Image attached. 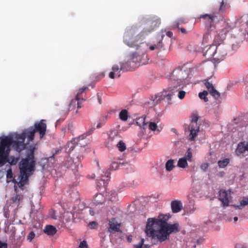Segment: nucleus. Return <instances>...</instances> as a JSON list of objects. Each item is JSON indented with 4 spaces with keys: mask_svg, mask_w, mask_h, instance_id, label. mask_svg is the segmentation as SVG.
<instances>
[{
    "mask_svg": "<svg viewBox=\"0 0 248 248\" xmlns=\"http://www.w3.org/2000/svg\"><path fill=\"white\" fill-rule=\"evenodd\" d=\"M166 34L167 36L170 38L172 36L173 33H172V32H171L170 31H168L166 32Z\"/></svg>",
    "mask_w": 248,
    "mask_h": 248,
    "instance_id": "nucleus-59",
    "label": "nucleus"
},
{
    "mask_svg": "<svg viewBox=\"0 0 248 248\" xmlns=\"http://www.w3.org/2000/svg\"><path fill=\"white\" fill-rule=\"evenodd\" d=\"M89 212H90V214L91 216H93V215H94V214H95V212H94V211L93 210V209H92V208H90V209H89Z\"/></svg>",
    "mask_w": 248,
    "mask_h": 248,
    "instance_id": "nucleus-63",
    "label": "nucleus"
},
{
    "mask_svg": "<svg viewBox=\"0 0 248 248\" xmlns=\"http://www.w3.org/2000/svg\"><path fill=\"white\" fill-rule=\"evenodd\" d=\"M57 231L56 227L51 225H46L44 229V232L49 236H53Z\"/></svg>",
    "mask_w": 248,
    "mask_h": 248,
    "instance_id": "nucleus-27",
    "label": "nucleus"
},
{
    "mask_svg": "<svg viewBox=\"0 0 248 248\" xmlns=\"http://www.w3.org/2000/svg\"><path fill=\"white\" fill-rule=\"evenodd\" d=\"M166 31L161 30L158 34V35L160 36V38L159 39V41L156 43L154 45L148 46V49L151 50H154L155 49H160L163 46V44L162 43V40L165 36L164 32Z\"/></svg>",
    "mask_w": 248,
    "mask_h": 248,
    "instance_id": "nucleus-18",
    "label": "nucleus"
},
{
    "mask_svg": "<svg viewBox=\"0 0 248 248\" xmlns=\"http://www.w3.org/2000/svg\"><path fill=\"white\" fill-rule=\"evenodd\" d=\"M87 87L81 88L79 90V91L77 94H78L79 96L86 89Z\"/></svg>",
    "mask_w": 248,
    "mask_h": 248,
    "instance_id": "nucleus-57",
    "label": "nucleus"
},
{
    "mask_svg": "<svg viewBox=\"0 0 248 248\" xmlns=\"http://www.w3.org/2000/svg\"><path fill=\"white\" fill-rule=\"evenodd\" d=\"M105 201V198L101 193L96 194L93 199V204L95 205L102 204Z\"/></svg>",
    "mask_w": 248,
    "mask_h": 248,
    "instance_id": "nucleus-30",
    "label": "nucleus"
},
{
    "mask_svg": "<svg viewBox=\"0 0 248 248\" xmlns=\"http://www.w3.org/2000/svg\"><path fill=\"white\" fill-rule=\"evenodd\" d=\"M207 94H208L207 91H204L203 92H200L199 93V96L201 99H203L204 102H206L208 101V99L207 97Z\"/></svg>",
    "mask_w": 248,
    "mask_h": 248,
    "instance_id": "nucleus-47",
    "label": "nucleus"
},
{
    "mask_svg": "<svg viewBox=\"0 0 248 248\" xmlns=\"http://www.w3.org/2000/svg\"><path fill=\"white\" fill-rule=\"evenodd\" d=\"M204 85L206 88L208 89L209 92L214 88L213 84L207 80L205 81L204 82Z\"/></svg>",
    "mask_w": 248,
    "mask_h": 248,
    "instance_id": "nucleus-48",
    "label": "nucleus"
},
{
    "mask_svg": "<svg viewBox=\"0 0 248 248\" xmlns=\"http://www.w3.org/2000/svg\"><path fill=\"white\" fill-rule=\"evenodd\" d=\"M215 16L211 15L205 14L201 16V18L205 19L207 21V24L209 25L208 28H211V24L213 22Z\"/></svg>",
    "mask_w": 248,
    "mask_h": 248,
    "instance_id": "nucleus-34",
    "label": "nucleus"
},
{
    "mask_svg": "<svg viewBox=\"0 0 248 248\" xmlns=\"http://www.w3.org/2000/svg\"><path fill=\"white\" fill-rule=\"evenodd\" d=\"M189 71L187 69H176L173 70L171 79L174 81V85L178 86H185L188 83Z\"/></svg>",
    "mask_w": 248,
    "mask_h": 248,
    "instance_id": "nucleus-6",
    "label": "nucleus"
},
{
    "mask_svg": "<svg viewBox=\"0 0 248 248\" xmlns=\"http://www.w3.org/2000/svg\"><path fill=\"white\" fill-rule=\"evenodd\" d=\"M175 85L169 88L170 91L171 92V93H170L164 94L163 93H160L154 96H152L148 102L149 107H153V106L157 105L161 100L164 99L165 97L167 98L168 100H170L171 96L175 94Z\"/></svg>",
    "mask_w": 248,
    "mask_h": 248,
    "instance_id": "nucleus-7",
    "label": "nucleus"
},
{
    "mask_svg": "<svg viewBox=\"0 0 248 248\" xmlns=\"http://www.w3.org/2000/svg\"><path fill=\"white\" fill-rule=\"evenodd\" d=\"M36 133L33 126L30 127L26 131V133H23L25 137L27 136L29 140H31L34 139V134Z\"/></svg>",
    "mask_w": 248,
    "mask_h": 248,
    "instance_id": "nucleus-35",
    "label": "nucleus"
},
{
    "mask_svg": "<svg viewBox=\"0 0 248 248\" xmlns=\"http://www.w3.org/2000/svg\"><path fill=\"white\" fill-rule=\"evenodd\" d=\"M109 227L108 229V231L110 232L114 231L116 232H118L120 231V225L118 224L117 222H113L112 221H110L109 223Z\"/></svg>",
    "mask_w": 248,
    "mask_h": 248,
    "instance_id": "nucleus-36",
    "label": "nucleus"
},
{
    "mask_svg": "<svg viewBox=\"0 0 248 248\" xmlns=\"http://www.w3.org/2000/svg\"><path fill=\"white\" fill-rule=\"evenodd\" d=\"M132 54H135V57H136L135 60H137V62H136L137 67L148 63L149 59L145 55V54L139 55L137 54V53H133Z\"/></svg>",
    "mask_w": 248,
    "mask_h": 248,
    "instance_id": "nucleus-21",
    "label": "nucleus"
},
{
    "mask_svg": "<svg viewBox=\"0 0 248 248\" xmlns=\"http://www.w3.org/2000/svg\"><path fill=\"white\" fill-rule=\"evenodd\" d=\"M136 124L140 129H145L148 124V122L146 121V116H142L137 118Z\"/></svg>",
    "mask_w": 248,
    "mask_h": 248,
    "instance_id": "nucleus-28",
    "label": "nucleus"
},
{
    "mask_svg": "<svg viewBox=\"0 0 248 248\" xmlns=\"http://www.w3.org/2000/svg\"><path fill=\"white\" fill-rule=\"evenodd\" d=\"M90 134V133L84 134L79 136L78 138H74L71 141L68 142L65 145L66 152L67 153L71 152L75 148L76 145H79L80 147L85 146V142H82V141L86 138L87 136Z\"/></svg>",
    "mask_w": 248,
    "mask_h": 248,
    "instance_id": "nucleus-10",
    "label": "nucleus"
},
{
    "mask_svg": "<svg viewBox=\"0 0 248 248\" xmlns=\"http://www.w3.org/2000/svg\"><path fill=\"white\" fill-rule=\"evenodd\" d=\"M6 137H8L10 140V143L7 145L9 151L8 152V155L11 150L10 147L12 145L13 148L17 152H20L23 150L25 148L24 141L25 139V135L24 134H14L7 136H5L1 138L0 141Z\"/></svg>",
    "mask_w": 248,
    "mask_h": 248,
    "instance_id": "nucleus-5",
    "label": "nucleus"
},
{
    "mask_svg": "<svg viewBox=\"0 0 248 248\" xmlns=\"http://www.w3.org/2000/svg\"><path fill=\"white\" fill-rule=\"evenodd\" d=\"M139 184V182L138 181H133V184H131L130 186H129L131 187H134L138 186Z\"/></svg>",
    "mask_w": 248,
    "mask_h": 248,
    "instance_id": "nucleus-55",
    "label": "nucleus"
},
{
    "mask_svg": "<svg viewBox=\"0 0 248 248\" xmlns=\"http://www.w3.org/2000/svg\"><path fill=\"white\" fill-rule=\"evenodd\" d=\"M7 248V245L6 243H0V248Z\"/></svg>",
    "mask_w": 248,
    "mask_h": 248,
    "instance_id": "nucleus-58",
    "label": "nucleus"
},
{
    "mask_svg": "<svg viewBox=\"0 0 248 248\" xmlns=\"http://www.w3.org/2000/svg\"><path fill=\"white\" fill-rule=\"evenodd\" d=\"M135 54L132 53L130 55V60L125 62H121L120 67L121 69L124 71L126 72L135 69L137 67L136 62H137V60H135L136 57H135Z\"/></svg>",
    "mask_w": 248,
    "mask_h": 248,
    "instance_id": "nucleus-13",
    "label": "nucleus"
},
{
    "mask_svg": "<svg viewBox=\"0 0 248 248\" xmlns=\"http://www.w3.org/2000/svg\"><path fill=\"white\" fill-rule=\"evenodd\" d=\"M10 140L8 137H6L0 141V166H3L5 163L8 155V152L9 151L7 145L10 143Z\"/></svg>",
    "mask_w": 248,
    "mask_h": 248,
    "instance_id": "nucleus-9",
    "label": "nucleus"
},
{
    "mask_svg": "<svg viewBox=\"0 0 248 248\" xmlns=\"http://www.w3.org/2000/svg\"><path fill=\"white\" fill-rule=\"evenodd\" d=\"M175 167V160L174 159H169L165 163V169L167 171H171Z\"/></svg>",
    "mask_w": 248,
    "mask_h": 248,
    "instance_id": "nucleus-32",
    "label": "nucleus"
},
{
    "mask_svg": "<svg viewBox=\"0 0 248 248\" xmlns=\"http://www.w3.org/2000/svg\"><path fill=\"white\" fill-rule=\"evenodd\" d=\"M216 53V46L212 44L210 45L206 51L204 52V55L211 57H213Z\"/></svg>",
    "mask_w": 248,
    "mask_h": 248,
    "instance_id": "nucleus-29",
    "label": "nucleus"
},
{
    "mask_svg": "<svg viewBox=\"0 0 248 248\" xmlns=\"http://www.w3.org/2000/svg\"><path fill=\"white\" fill-rule=\"evenodd\" d=\"M201 169L204 171H206L208 168V164L207 163H204L201 165Z\"/></svg>",
    "mask_w": 248,
    "mask_h": 248,
    "instance_id": "nucleus-54",
    "label": "nucleus"
},
{
    "mask_svg": "<svg viewBox=\"0 0 248 248\" xmlns=\"http://www.w3.org/2000/svg\"><path fill=\"white\" fill-rule=\"evenodd\" d=\"M176 87H175V93L176 92H178V97L180 99H183L186 95V92L184 91L180 90L181 88H183L184 86H178L177 85H175Z\"/></svg>",
    "mask_w": 248,
    "mask_h": 248,
    "instance_id": "nucleus-39",
    "label": "nucleus"
},
{
    "mask_svg": "<svg viewBox=\"0 0 248 248\" xmlns=\"http://www.w3.org/2000/svg\"><path fill=\"white\" fill-rule=\"evenodd\" d=\"M230 162L229 158H225L218 161V165L220 168H224L226 167Z\"/></svg>",
    "mask_w": 248,
    "mask_h": 248,
    "instance_id": "nucleus-44",
    "label": "nucleus"
},
{
    "mask_svg": "<svg viewBox=\"0 0 248 248\" xmlns=\"http://www.w3.org/2000/svg\"><path fill=\"white\" fill-rule=\"evenodd\" d=\"M45 122V120L42 119L39 122H36L33 126L36 133H39L40 139H42L46 134V124Z\"/></svg>",
    "mask_w": 248,
    "mask_h": 248,
    "instance_id": "nucleus-15",
    "label": "nucleus"
},
{
    "mask_svg": "<svg viewBox=\"0 0 248 248\" xmlns=\"http://www.w3.org/2000/svg\"><path fill=\"white\" fill-rule=\"evenodd\" d=\"M246 152L248 153V142L244 141L239 143L235 150L237 155L240 156Z\"/></svg>",
    "mask_w": 248,
    "mask_h": 248,
    "instance_id": "nucleus-19",
    "label": "nucleus"
},
{
    "mask_svg": "<svg viewBox=\"0 0 248 248\" xmlns=\"http://www.w3.org/2000/svg\"><path fill=\"white\" fill-rule=\"evenodd\" d=\"M198 119L199 116L197 114H192L191 123L188 127L189 131L188 140L190 141H194L200 131V128L197 124Z\"/></svg>",
    "mask_w": 248,
    "mask_h": 248,
    "instance_id": "nucleus-8",
    "label": "nucleus"
},
{
    "mask_svg": "<svg viewBox=\"0 0 248 248\" xmlns=\"http://www.w3.org/2000/svg\"><path fill=\"white\" fill-rule=\"evenodd\" d=\"M67 192L72 199L77 200L79 198L78 192L74 186H69Z\"/></svg>",
    "mask_w": 248,
    "mask_h": 248,
    "instance_id": "nucleus-26",
    "label": "nucleus"
},
{
    "mask_svg": "<svg viewBox=\"0 0 248 248\" xmlns=\"http://www.w3.org/2000/svg\"><path fill=\"white\" fill-rule=\"evenodd\" d=\"M236 27L231 31L232 36L244 39L247 33L248 35V15H245L238 19L235 22Z\"/></svg>",
    "mask_w": 248,
    "mask_h": 248,
    "instance_id": "nucleus-4",
    "label": "nucleus"
},
{
    "mask_svg": "<svg viewBox=\"0 0 248 248\" xmlns=\"http://www.w3.org/2000/svg\"><path fill=\"white\" fill-rule=\"evenodd\" d=\"M235 248H245V247L243 244H237L235 245Z\"/></svg>",
    "mask_w": 248,
    "mask_h": 248,
    "instance_id": "nucleus-60",
    "label": "nucleus"
},
{
    "mask_svg": "<svg viewBox=\"0 0 248 248\" xmlns=\"http://www.w3.org/2000/svg\"><path fill=\"white\" fill-rule=\"evenodd\" d=\"M187 161L183 157L179 158L177 162V166L180 168H186L188 166Z\"/></svg>",
    "mask_w": 248,
    "mask_h": 248,
    "instance_id": "nucleus-37",
    "label": "nucleus"
},
{
    "mask_svg": "<svg viewBox=\"0 0 248 248\" xmlns=\"http://www.w3.org/2000/svg\"><path fill=\"white\" fill-rule=\"evenodd\" d=\"M81 156H78L76 158H70L67 160L65 163L67 168L71 169L75 173L76 171L78 170L79 166L81 167L80 160Z\"/></svg>",
    "mask_w": 248,
    "mask_h": 248,
    "instance_id": "nucleus-14",
    "label": "nucleus"
},
{
    "mask_svg": "<svg viewBox=\"0 0 248 248\" xmlns=\"http://www.w3.org/2000/svg\"><path fill=\"white\" fill-rule=\"evenodd\" d=\"M172 212L174 213L179 212L183 208V204L179 200H174L170 203Z\"/></svg>",
    "mask_w": 248,
    "mask_h": 248,
    "instance_id": "nucleus-24",
    "label": "nucleus"
},
{
    "mask_svg": "<svg viewBox=\"0 0 248 248\" xmlns=\"http://www.w3.org/2000/svg\"><path fill=\"white\" fill-rule=\"evenodd\" d=\"M121 67L119 68L117 65H114L112 67V71L109 74V77L114 79L115 78H119L121 76Z\"/></svg>",
    "mask_w": 248,
    "mask_h": 248,
    "instance_id": "nucleus-25",
    "label": "nucleus"
},
{
    "mask_svg": "<svg viewBox=\"0 0 248 248\" xmlns=\"http://www.w3.org/2000/svg\"><path fill=\"white\" fill-rule=\"evenodd\" d=\"M109 175L110 172L108 171H107L105 175L102 176V178L98 180V182L96 184L97 186L99 187H105L107 186L108 182L109 180Z\"/></svg>",
    "mask_w": 248,
    "mask_h": 248,
    "instance_id": "nucleus-22",
    "label": "nucleus"
},
{
    "mask_svg": "<svg viewBox=\"0 0 248 248\" xmlns=\"http://www.w3.org/2000/svg\"><path fill=\"white\" fill-rule=\"evenodd\" d=\"M146 26L144 27L143 30L140 32H142L145 35L152 31L156 27L160 24V20L156 17H152L147 20Z\"/></svg>",
    "mask_w": 248,
    "mask_h": 248,
    "instance_id": "nucleus-11",
    "label": "nucleus"
},
{
    "mask_svg": "<svg viewBox=\"0 0 248 248\" xmlns=\"http://www.w3.org/2000/svg\"><path fill=\"white\" fill-rule=\"evenodd\" d=\"M143 243V239L140 243L135 246V248H142Z\"/></svg>",
    "mask_w": 248,
    "mask_h": 248,
    "instance_id": "nucleus-61",
    "label": "nucleus"
},
{
    "mask_svg": "<svg viewBox=\"0 0 248 248\" xmlns=\"http://www.w3.org/2000/svg\"><path fill=\"white\" fill-rule=\"evenodd\" d=\"M145 129H140V131L138 133V136L140 137H141L142 136L144 135V130Z\"/></svg>",
    "mask_w": 248,
    "mask_h": 248,
    "instance_id": "nucleus-56",
    "label": "nucleus"
},
{
    "mask_svg": "<svg viewBox=\"0 0 248 248\" xmlns=\"http://www.w3.org/2000/svg\"><path fill=\"white\" fill-rule=\"evenodd\" d=\"M20 174L18 177L19 181L18 183L19 187L23 186L28 181L29 176L35 168V161L33 155L30 154L25 158L22 159L19 164Z\"/></svg>",
    "mask_w": 248,
    "mask_h": 248,
    "instance_id": "nucleus-3",
    "label": "nucleus"
},
{
    "mask_svg": "<svg viewBox=\"0 0 248 248\" xmlns=\"http://www.w3.org/2000/svg\"><path fill=\"white\" fill-rule=\"evenodd\" d=\"M97 99H98V103L101 104L102 103V100H101V97L100 96L99 93H97Z\"/></svg>",
    "mask_w": 248,
    "mask_h": 248,
    "instance_id": "nucleus-62",
    "label": "nucleus"
},
{
    "mask_svg": "<svg viewBox=\"0 0 248 248\" xmlns=\"http://www.w3.org/2000/svg\"><path fill=\"white\" fill-rule=\"evenodd\" d=\"M124 164V162H118L117 160H114L112 162L111 165L109 168L110 170H116L120 166H122Z\"/></svg>",
    "mask_w": 248,
    "mask_h": 248,
    "instance_id": "nucleus-38",
    "label": "nucleus"
},
{
    "mask_svg": "<svg viewBox=\"0 0 248 248\" xmlns=\"http://www.w3.org/2000/svg\"><path fill=\"white\" fill-rule=\"evenodd\" d=\"M248 205V197H244L243 199L240 202L239 205H232V206L234 207L236 209H243L245 206Z\"/></svg>",
    "mask_w": 248,
    "mask_h": 248,
    "instance_id": "nucleus-31",
    "label": "nucleus"
},
{
    "mask_svg": "<svg viewBox=\"0 0 248 248\" xmlns=\"http://www.w3.org/2000/svg\"><path fill=\"white\" fill-rule=\"evenodd\" d=\"M145 36L142 32H139L136 27H132L125 32L124 42L130 47H136L137 51L135 53L139 55L145 54L148 49V44L146 42L137 44L138 42L143 39Z\"/></svg>",
    "mask_w": 248,
    "mask_h": 248,
    "instance_id": "nucleus-2",
    "label": "nucleus"
},
{
    "mask_svg": "<svg viewBox=\"0 0 248 248\" xmlns=\"http://www.w3.org/2000/svg\"><path fill=\"white\" fill-rule=\"evenodd\" d=\"M230 193L224 190H221L219 191L218 199L220 201L224 206L229 205Z\"/></svg>",
    "mask_w": 248,
    "mask_h": 248,
    "instance_id": "nucleus-16",
    "label": "nucleus"
},
{
    "mask_svg": "<svg viewBox=\"0 0 248 248\" xmlns=\"http://www.w3.org/2000/svg\"><path fill=\"white\" fill-rule=\"evenodd\" d=\"M209 93L215 99H217L220 95V93L215 88L211 90Z\"/></svg>",
    "mask_w": 248,
    "mask_h": 248,
    "instance_id": "nucleus-46",
    "label": "nucleus"
},
{
    "mask_svg": "<svg viewBox=\"0 0 248 248\" xmlns=\"http://www.w3.org/2000/svg\"><path fill=\"white\" fill-rule=\"evenodd\" d=\"M216 51L217 56V59L222 61L227 56V52L226 47L225 46H216Z\"/></svg>",
    "mask_w": 248,
    "mask_h": 248,
    "instance_id": "nucleus-20",
    "label": "nucleus"
},
{
    "mask_svg": "<svg viewBox=\"0 0 248 248\" xmlns=\"http://www.w3.org/2000/svg\"><path fill=\"white\" fill-rule=\"evenodd\" d=\"M183 157L185 158L187 160H188L189 162H192L193 161V155L191 148H189L187 150L185 155V156Z\"/></svg>",
    "mask_w": 248,
    "mask_h": 248,
    "instance_id": "nucleus-42",
    "label": "nucleus"
},
{
    "mask_svg": "<svg viewBox=\"0 0 248 248\" xmlns=\"http://www.w3.org/2000/svg\"><path fill=\"white\" fill-rule=\"evenodd\" d=\"M79 248H88V245L86 241L83 240L81 241L79 244Z\"/></svg>",
    "mask_w": 248,
    "mask_h": 248,
    "instance_id": "nucleus-52",
    "label": "nucleus"
},
{
    "mask_svg": "<svg viewBox=\"0 0 248 248\" xmlns=\"http://www.w3.org/2000/svg\"><path fill=\"white\" fill-rule=\"evenodd\" d=\"M8 156H9V155ZM6 161H8L11 165H16L18 161V158L12 156L9 157L7 156L5 162Z\"/></svg>",
    "mask_w": 248,
    "mask_h": 248,
    "instance_id": "nucleus-45",
    "label": "nucleus"
},
{
    "mask_svg": "<svg viewBox=\"0 0 248 248\" xmlns=\"http://www.w3.org/2000/svg\"><path fill=\"white\" fill-rule=\"evenodd\" d=\"M83 101V99H80L78 94H77L75 98L72 99L69 105V109H74L77 105L78 108H81L82 107L81 104Z\"/></svg>",
    "mask_w": 248,
    "mask_h": 248,
    "instance_id": "nucleus-23",
    "label": "nucleus"
},
{
    "mask_svg": "<svg viewBox=\"0 0 248 248\" xmlns=\"http://www.w3.org/2000/svg\"><path fill=\"white\" fill-rule=\"evenodd\" d=\"M57 154V152L52 154V155L45 157L43 160H46V163H47V165L49 166H51V165L53 164L55 162V155Z\"/></svg>",
    "mask_w": 248,
    "mask_h": 248,
    "instance_id": "nucleus-40",
    "label": "nucleus"
},
{
    "mask_svg": "<svg viewBox=\"0 0 248 248\" xmlns=\"http://www.w3.org/2000/svg\"><path fill=\"white\" fill-rule=\"evenodd\" d=\"M179 30L182 32V33H186V30L183 28H179Z\"/></svg>",
    "mask_w": 248,
    "mask_h": 248,
    "instance_id": "nucleus-64",
    "label": "nucleus"
},
{
    "mask_svg": "<svg viewBox=\"0 0 248 248\" xmlns=\"http://www.w3.org/2000/svg\"><path fill=\"white\" fill-rule=\"evenodd\" d=\"M119 118L122 121H126L128 118V111L126 109H123L119 113Z\"/></svg>",
    "mask_w": 248,
    "mask_h": 248,
    "instance_id": "nucleus-43",
    "label": "nucleus"
},
{
    "mask_svg": "<svg viewBox=\"0 0 248 248\" xmlns=\"http://www.w3.org/2000/svg\"><path fill=\"white\" fill-rule=\"evenodd\" d=\"M229 7V5L227 3H224V0H222L221 2V5L219 7V10L221 11H224L226 9Z\"/></svg>",
    "mask_w": 248,
    "mask_h": 248,
    "instance_id": "nucleus-50",
    "label": "nucleus"
},
{
    "mask_svg": "<svg viewBox=\"0 0 248 248\" xmlns=\"http://www.w3.org/2000/svg\"><path fill=\"white\" fill-rule=\"evenodd\" d=\"M149 128L156 134H159L162 130V127H158L155 122H150L149 123Z\"/></svg>",
    "mask_w": 248,
    "mask_h": 248,
    "instance_id": "nucleus-33",
    "label": "nucleus"
},
{
    "mask_svg": "<svg viewBox=\"0 0 248 248\" xmlns=\"http://www.w3.org/2000/svg\"><path fill=\"white\" fill-rule=\"evenodd\" d=\"M6 177L7 179H11L13 178V173L11 169L8 170L7 171Z\"/></svg>",
    "mask_w": 248,
    "mask_h": 248,
    "instance_id": "nucleus-53",
    "label": "nucleus"
},
{
    "mask_svg": "<svg viewBox=\"0 0 248 248\" xmlns=\"http://www.w3.org/2000/svg\"><path fill=\"white\" fill-rule=\"evenodd\" d=\"M98 223L95 221L90 222L88 224V227L91 229H95L97 228Z\"/></svg>",
    "mask_w": 248,
    "mask_h": 248,
    "instance_id": "nucleus-49",
    "label": "nucleus"
},
{
    "mask_svg": "<svg viewBox=\"0 0 248 248\" xmlns=\"http://www.w3.org/2000/svg\"><path fill=\"white\" fill-rule=\"evenodd\" d=\"M225 38L226 31H222L215 36L213 44L216 46H224L223 43Z\"/></svg>",
    "mask_w": 248,
    "mask_h": 248,
    "instance_id": "nucleus-17",
    "label": "nucleus"
},
{
    "mask_svg": "<svg viewBox=\"0 0 248 248\" xmlns=\"http://www.w3.org/2000/svg\"><path fill=\"white\" fill-rule=\"evenodd\" d=\"M115 146L118 148L119 151L120 152L124 151L126 148L125 144L121 139L116 143V144H115Z\"/></svg>",
    "mask_w": 248,
    "mask_h": 248,
    "instance_id": "nucleus-41",
    "label": "nucleus"
},
{
    "mask_svg": "<svg viewBox=\"0 0 248 248\" xmlns=\"http://www.w3.org/2000/svg\"><path fill=\"white\" fill-rule=\"evenodd\" d=\"M121 139V137L119 131L116 129H112L108 133V138L106 146L108 147L114 146Z\"/></svg>",
    "mask_w": 248,
    "mask_h": 248,
    "instance_id": "nucleus-12",
    "label": "nucleus"
},
{
    "mask_svg": "<svg viewBox=\"0 0 248 248\" xmlns=\"http://www.w3.org/2000/svg\"><path fill=\"white\" fill-rule=\"evenodd\" d=\"M35 236V233L33 231H31L28 235L27 238L29 241L31 242Z\"/></svg>",
    "mask_w": 248,
    "mask_h": 248,
    "instance_id": "nucleus-51",
    "label": "nucleus"
},
{
    "mask_svg": "<svg viewBox=\"0 0 248 248\" xmlns=\"http://www.w3.org/2000/svg\"><path fill=\"white\" fill-rule=\"evenodd\" d=\"M170 214L160 215L157 218H149L145 228L146 235L152 240L162 243L170 239V234L177 233L180 230L178 223L169 224Z\"/></svg>",
    "mask_w": 248,
    "mask_h": 248,
    "instance_id": "nucleus-1",
    "label": "nucleus"
}]
</instances>
